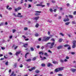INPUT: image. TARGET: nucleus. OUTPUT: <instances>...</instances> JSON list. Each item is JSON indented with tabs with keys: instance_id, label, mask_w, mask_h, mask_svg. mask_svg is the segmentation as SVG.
<instances>
[{
	"instance_id": "72a5a7b5",
	"label": "nucleus",
	"mask_w": 76,
	"mask_h": 76,
	"mask_svg": "<svg viewBox=\"0 0 76 76\" xmlns=\"http://www.w3.org/2000/svg\"><path fill=\"white\" fill-rule=\"evenodd\" d=\"M47 22H49V23H51V22H52V21L48 20Z\"/></svg>"
},
{
	"instance_id": "0eeeda50",
	"label": "nucleus",
	"mask_w": 76,
	"mask_h": 76,
	"mask_svg": "<svg viewBox=\"0 0 76 76\" xmlns=\"http://www.w3.org/2000/svg\"><path fill=\"white\" fill-rule=\"evenodd\" d=\"M39 18V17L38 16V17H37L34 18H33V19L34 20H38Z\"/></svg>"
},
{
	"instance_id": "8fccbe9b",
	"label": "nucleus",
	"mask_w": 76,
	"mask_h": 76,
	"mask_svg": "<svg viewBox=\"0 0 76 76\" xmlns=\"http://www.w3.org/2000/svg\"><path fill=\"white\" fill-rule=\"evenodd\" d=\"M12 8L11 7H9L8 9V10H12Z\"/></svg>"
},
{
	"instance_id": "b1692460",
	"label": "nucleus",
	"mask_w": 76,
	"mask_h": 76,
	"mask_svg": "<svg viewBox=\"0 0 76 76\" xmlns=\"http://www.w3.org/2000/svg\"><path fill=\"white\" fill-rule=\"evenodd\" d=\"M35 73H38L39 72V70H36L35 71Z\"/></svg>"
},
{
	"instance_id": "37998d69",
	"label": "nucleus",
	"mask_w": 76,
	"mask_h": 76,
	"mask_svg": "<svg viewBox=\"0 0 76 76\" xmlns=\"http://www.w3.org/2000/svg\"><path fill=\"white\" fill-rule=\"evenodd\" d=\"M58 76H63V74H58Z\"/></svg>"
},
{
	"instance_id": "603ef678",
	"label": "nucleus",
	"mask_w": 76,
	"mask_h": 76,
	"mask_svg": "<svg viewBox=\"0 0 76 76\" xmlns=\"http://www.w3.org/2000/svg\"><path fill=\"white\" fill-rule=\"evenodd\" d=\"M29 7H31V4H28V8H29Z\"/></svg>"
},
{
	"instance_id": "ddd939ff",
	"label": "nucleus",
	"mask_w": 76,
	"mask_h": 76,
	"mask_svg": "<svg viewBox=\"0 0 76 76\" xmlns=\"http://www.w3.org/2000/svg\"><path fill=\"white\" fill-rule=\"evenodd\" d=\"M44 55L45 56H46V57H48V56H49L47 54V53H45Z\"/></svg>"
},
{
	"instance_id": "4468645a",
	"label": "nucleus",
	"mask_w": 76,
	"mask_h": 76,
	"mask_svg": "<svg viewBox=\"0 0 76 76\" xmlns=\"http://www.w3.org/2000/svg\"><path fill=\"white\" fill-rule=\"evenodd\" d=\"M62 41H63V39H62V38L58 40L59 42H62Z\"/></svg>"
},
{
	"instance_id": "7c9ffc66",
	"label": "nucleus",
	"mask_w": 76,
	"mask_h": 76,
	"mask_svg": "<svg viewBox=\"0 0 76 76\" xmlns=\"http://www.w3.org/2000/svg\"><path fill=\"white\" fill-rule=\"evenodd\" d=\"M39 35L38 33H35V37H38Z\"/></svg>"
},
{
	"instance_id": "f03ea898",
	"label": "nucleus",
	"mask_w": 76,
	"mask_h": 76,
	"mask_svg": "<svg viewBox=\"0 0 76 76\" xmlns=\"http://www.w3.org/2000/svg\"><path fill=\"white\" fill-rule=\"evenodd\" d=\"M64 68V67L58 68L55 69V72H60V71H62Z\"/></svg>"
},
{
	"instance_id": "39448f33",
	"label": "nucleus",
	"mask_w": 76,
	"mask_h": 76,
	"mask_svg": "<svg viewBox=\"0 0 76 76\" xmlns=\"http://www.w3.org/2000/svg\"><path fill=\"white\" fill-rule=\"evenodd\" d=\"M20 53H21V51L17 52L15 53V55L16 56H18V55L20 54Z\"/></svg>"
},
{
	"instance_id": "5701e85b",
	"label": "nucleus",
	"mask_w": 76,
	"mask_h": 76,
	"mask_svg": "<svg viewBox=\"0 0 76 76\" xmlns=\"http://www.w3.org/2000/svg\"><path fill=\"white\" fill-rule=\"evenodd\" d=\"M26 61L27 62L31 61V58L28 59L26 60Z\"/></svg>"
},
{
	"instance_id": "bf43d9fd",
	"label": "nucleus",
	"mask_w": 76,
	"mask_h": 76,
	"mask_svg": "<svg viewBox=\"0 0 76 76\" xmlns=\"http://www.w3.org/2000/svg\"><path fill=\"white\" fill-rule=\"evenodd\" d=\"M66 58L67 59H69V57L68 56H66Z\"/></svg>"
},
{
	"instance_id": "f3484780",
	"label": "nucleus",
	"mask_w": 76,
	"mask_h": 76,
	"mask_svg": "<svg viewBox=\"0 0 76 76\" xmlns=\"http://www.w3.org/2000/svg\"><path fill=\"white\" fill-rule=\"evenodd\" d=\"M29 54V53L28 52L25 55V57L26 58H27V57H26L27 56V55H28V54Z\"/></svg>"
},
{
	"instance_id": "4be33fe9",
	"label": "nucleus",
	"mask_w": 76,
	"mask_h": 76,
	"mask_svg": "<svg viewBox=\"0 0 76 76\" xmlns=\"http://www.w3.org/2000/svg\"><path fill=\"white\" fill-rule=\"evenodd\" d=\"M41 65L42 67H45V64H42Z\"/></svg>"
},
{
	"instance_id": "5fc2aeb1",
	"label": "nucleus",
	"mask_w": 76,
	"mask_h": 76,
	"mask_svg": "<svg viewBox=\"0 0 76 76\" xmlns=\"http://www.w3.org/2000/svg\"><path fill=\"white\" fill-rule=\"evenodd\" d=\"M73 15H76V11H75L74 12Z\"/></svg>"
},
{
	"instance_id": "412c9836",
	"label": "nucleus",
	"mask_w": 76,
	"mask_h": 76,
	"mask_svg": "<svg viewBox=\"0 0 76 76\" xmlns=\"http://www.w3.org/2000/svg\"><path fill=\"white\" fill-rule=\"evenodd\" d=\"M76 47V45H73V46L72 47V48H75Z\"/></svg>"
},
{
	"instance_id": "6e6552de",
	"label": "nucleus",
	"mask_w": 76,
	"mask_h": 76,
	"mask_svg": "<svg viewBox=\"0 0 76 76\" xmlns=\"http://www.w3.org/2000/svg\"><path fill=\"white\" fill-rule=\"evenodd\" d=\"M47 66L48 67H50V66H52L53 65L50 63H48L47 64Z\"/></svg>"
},
{
	"instance_id": "c9c22d12",
	"label": "nucleus",
	"mask_w": 76,
	"mask_h": 76,
	"mask_svg": "<svg viewBox=\"0 0 76 76\" xmlns=\"http://www.w3.org/2000/svg\"><path fill=\"white\" fill-rule=\"evenodd\" d=\"M35 15H36V16H39V15H40V14L36 13L35 14Z\"/></svg>"
},
{
	"instance_id": "3c124183",
	"label": "nucleus",
	"mask_w": 76,
	"mask_h": 76,
	"mask_svg": "<svg viewBox=\"0 0 76 76\" xmlns=\"http://www.w3.org/2000/svg\"><path fill=\"white\" fill-rule=\"evenodd\" d=\"M39 41H41V38H40L38 39Z\"/></svg>"
},
{
	"instance_id": "c756f323",
	"label": "nucleus",
	"mask_w": 76,
	"mask_h": 76,
	"mask_svg": "<svg viewBox=\"0 0 76 76\" xmlns=\"http://www.w3.org/2000/svg\"><path fill=\"white\" fill-rule=\"evenodd\" d=\"M69 23H70V22H68L65 23V25H68Z\"/></svg>"
},
{
	"instance_id": "f8f14e48",
	"label": "nucleus",
	"mask_w": 76,
	"mask_h": 76,
	"mask_svg": "<svg viewBox=\"0 0 76 76\" xmlns=\"http://www.w3.org/2000/svg\"><path fill=\"white\" fill-rule=\"evenodd\" d=\"M51 42H48L46 45H45V47H48V44H51Z\"/></svg>"
},
{
	"instance_id": "09e8293b",
	"label": "nucleus",
	"mask_w": 76,
	"mask_h": 76,
	"mask_svg": "<svg viewBox=\"0 0 76 76\" xmlns=\"http://www.w3.org/2000/svg\"><path fill=\"white\" fill-rule=\"evenodd\" d=\"M36 13H41V11H36Z\"/></svg>"
},
{
	"instance_id": "49530a36",
	"label": "nucleus",
	"mask_w": 76,
	"mask_h": 76,
	"mask_svg": "<svg viewBox=\"0 0 76 76\" xmlns=\"http://www.w3.org/2000/svg\"><path fill=\"white\" fill-rule=\"evenodd\" d=\"M60 61L61 62V63H63V62H64V60L62 59H61L60 60Z\"/></svg>"
},
{
	"instance_id": "20e7f679",
	"label": "nucleus",
	"mask_w": 76,
	"mask_h": 76,
	"mask_svg": "<svg viewBox=\"0 0 76 76\" xmlns=\"http://www.w3.org/2000/svg\"><path fill=\"white\" fill-rule=\"evenodd\" d=\"M21 15V13H18V15H17V17H18L19 18H23V16L22 15Z\"/></svg>"
},
{
	"instance_id": "f704fd0d",
	"label": "nucleus",
	"mask_w": 76,
	"mask_h": 76,
	"mask_svg": "<svg viewBox=\"0 0 76 76\" xmlns=\"http://www.w3.org/2000/svg\"><path fill=\"white\" fill-rule=\"evenodd\" d=\"M49 10L50 12H53V10L52 9H49Z\"/></svg>"
},
{
	"instance_id": "6ab92c4d",
	"label": "nucleus",
	"mask_w": 76,
	"mask_h": 76,
	"mask_svg": "<svg viewBox=\"0 0 76 76\" xmlns=\"http://www.w3.org/2000/svg\"><path fill=\"white\" fill-rule=\"evenodd\" d=\"M59 34L60 35H61L62 37H64V34L62 33H59Z\"/></svg>"
},
{
	"instance_id": "680f3d73",
	"label": "nucleus",
	"mask_w": 76,
	"mask_h": 76,
	"mask_svg": "<svg viewBox=\"0 0 76 76\" xmlns=\"http://www.w3.org/2000/svg\"><path fill=\"white\" fill-rule=\"evenodd\" d=\"M48 52L50 53H52V52L51 51V50H48Z\"/></svg>"
},
{
	"instance_id": "0e129e2a",
	"label": "nucleus",
	"mask_w": 76,
	"mask_h": 76,
	"mask_svg": "<svg viewBox=\"0 0 76 76\" xmlns=\"http://www.w3.org/2000/svg\"><path fill=\"white\" fill-rule=\"evenodd\" d=\"M61 18V16H59L58 18V19H60Z\"/></svg>"
},
{
	"instance_id": "473e14b6",
	"label": "nucleus",
	"mask_w": 76,
	"mask_h": 76,
	"mask_svg": "<svg viewBox=\"0 0 76 76\" xmlns=\"http://www.w3.org/2000/svg\"><path fill=\"white\" fill-rule=\"evenodd\" d=\"M39 26V24H37L35 26V27H36V28H38V27Z\"/></svg>"
},
{
	"instance_id": "79ce46f5",
	"label": "nucleus",
	"mask_w": 76,
	"mask_h": 76,
	"mask_svg": "<svg viewBox=\"0 0 76 76\" xmlns=\"http://www.w3.org/2000/svg\"><path fill=\"white\" fill-rule=\"evenodd\" d=\"M14 66H15V67H16L17 66V63H15L14 64Z\"/></svg>"
},
{
	"instance_id": "a19ab883",
	"label": "nucleus",
	"mask_w": 76,
	"mask_h": 76,
	"mask_svg": "<svg viewBox=\"0 0 76 76\" xmlns=\"http://www.w3.org/2000/svg\"><path fill=\"white\" fill-rule=\"evenodd\" d=\"M24 30H25V31H27V30H28V28L26 27L25 28H24Z\"/></svg>"
},
{
	"instance_id": "774afa93",
	"label": "nucleus",
	"mask_w": 76,
	"mask_h": 76,
	"mask_svg": "<svg viewBox=\"0 0 76 76\" xmlns=\"http://www.w3.org/2000/svg\"><path fill=\"white\" fill-rule=\"evenodd\" d=\"M39 47H39V45H38L37 46V48H39Z\"/></svg>"
},
{
	"instance_id": "9b49d317",
	"label": "nucleus",
	"mask_w": 76,
	"mask_h": 76,
	"mask_svg": "<svg viewBox=\"0 0 76 76\" xmlns=\"http://www.w3.org/2000/svg\"><path fill=\"white\" fill-rule=\"evenodd\" d=\"M69 18H71V19L73 18V16L72 15H69Z\"/></svg>"
},
{
	"instance_id": "de8ad7c7",
	"label": "nucleus",
	"mask_w": 76,
	"mask_h": 76,
	"mask_svg": "<svg viewBox=\"0 0 76 76\" xmlns=\"http://www.w3.org/2000/svg\"><path fill=\"white\" fill-rule=\"evenodd\" d=\"M52 3H55L56 1H54V0H52Z\"/></svg>"
},
{
	"instance_id": "69168bd1",
	"label": "nucleus",
	"mask_w": 76,
	"mask_h": 76,
	"mask_svg": "<svg viewBox=\"0 0 76 76\" xmlns=\"http://www.w3.org/2000/svg\"><path fill=\"white\" fill-rule=\"evenodd\" d=\"M5 24L6 25H8V23H7V22H6L5 23Z\"/></svg>"
},
{
	"instance_id": "e2e57ef3",
	"label": "nucleus",
	"mask_w": 76,
	"mask_h": 76,
	"mask_svg": "<svg viewBox=\"0 0 76 76\" xmlns=\"http://www.w3.org/2000/svg\"><path fill=\"white\" fill-rule=\"evenodd\" d=\"M51 40H52V41H54H54H55V40H54V39L53 38Z\"/></svg>"
},
{
	"instance_id": "4c0bfd02",
	"label": "nucleus",
	"mask_w": 76,
	"mask_h": 76,
	"mask_svg": "<svg viewBox=\"0 0 76 76\" xmlns=\"http://www.w3.org/2000/svg\"><path fill=\"white\" fill-rule=\"evenodd\" d=\"M8 61H7L5 64V65L7 66L8 65Z\"/></svg>"
},
{
	"instance_id": "052dcab7",
	"label": "nucleus",
	"mask_w": 76,
	"mask_h": 76,
	"mask_svg": "<svg viewBox=\"0 0 76 76\" xmlns=\"http://www.w3.org/2000/svg\"><path fill=\"white\" fill-rule=\"evenodd\" d=\"M75 54V52H72L71 53V54H72V55H74Z\"/></svg>"
},
{
	"instance_id": "aec40b11",
	"label": "nucleus",
	"mask_w": 76,
	"mask_h": 76,
	"mask_svg": "<svg viewBox=\"0 0 76 76\" xmlns=\"http://www.w3.org/2000/svg\"><path fill=\"white\" fill-rule=\"evenodd\" d=\"M53 64H58V63L57 62L54 61H53Z\"/></svg>"
},
{
	"instance_id": "338daca9",
	"label": "nucleus",
	"mask_w": 76,
	"mask_h": 76,
	"mask_svg": "<svg viewBox=\"0 0 76 76\" xmlns=\"http://www.w3.org/2000/svg\"><path fill=\"white\" fill-rule=\"evenodd\" d=\"M47 4L48 6H49L50 5V3H47Z\"/></svg>"
},
{
	"instance_id": "bb28decb",
	"label": "nucleus",
	"mask_w": 76,
	"mask_h": 76,
	"mask_svg": "<svg viewBox=\"0 0 76 76\" xmlns=\"http://www.w3.org/2000/svg\"><path fill=\"white\" fill-rule=\"evenodd\" d=\"M31 51H34V49L33 48L31 47Z\"/></svg>"
},
{
	"instance_id": "f257e3e1",
	"label": "nucleus",
	"mask_w": 76,
	"mask_h": 76,
	"mask_svg": "<svg viewBox=\"0 0 76 76\" xmlns=\"http://www.w3.org/2000/svg\"><path fill=\"white\" fill-rule=\"evenodd\" d=\"M50 37H47V36H44L43 37V39H42V41H44L46 42L47 41H48L49 39H50Z\"/></svg>"
},
{
	"instance_id": "1a4fd4ad",
	"label": "nucleus",
	"mask_w": 76,
	"mask_h": 76,
	"mask_svg": "<svg viewBox=\"0 0 76 76\" xmlns=\"http://www.w3.org/2000/svg\"><path fill=\"white\" fill-rule=\"evenodd\" d=\"M70 70L71 71V72H75L76 71V69L71 68L70 69Z\"/></svg>"
},
{
	"instance_id": "cd10ccee",
	"label": "nucleus",
	"mask_w": 76,
	"mask_h": 76,
	"mask_svg": "<svg viewBox=\"0 0 76 76\" xmlns=\"http://www.w3.org/2000/svg\"><path fill=\"white\" fill-rule=\"evenodd\" d=\"M76 40H74L73 41V45H76Z\"/></svg>"
},
{
	"instance_id": "c85d7f7f",
	"label": "nucleus",
	"mask_w": 76,
	"mask_h": 76,
	"mask_svg": "<svg viewBox=\"0 0 76 76\" xmlns=\"http://www.w3.org/2000/svg\"><path fill=\"white\" fill-rule=\"evenodd\" d=\"M45 59H46V58L45 57H44L43 58L41 59V60H45Z\"/></svg>"
},
{
	"instance_id": "4d7b16f0",
	"label": "nucleus",
	"mask_w": 76,
	"mask_h": 76,
	"mask_svg": "<svg viewBox=\"0 0 76 76\" xmlns=\"http://www.w3.org/2000/svg\"><path fill=\"white\" fill-rule=\"evenodd\" d=\"M15 12H17L18 10V8L15 9Z\"/></svg>"
},
{
	"instance_id": "864d4df0",
	"label": "nucleus",
	"mask_w": 76,
	"mask_h": 76,
	"mask_svg": "<svg viewBox=\"0 0 76 76\" xmlns=\"http://www.w3.org/2000/svg\"><path fill=\"white\" fill-rule=\"evenodd\" d=\"M41 6L42 7H45V6L44 5H42V6Z\"/></svg>"
},
{
	"instance_id": "58836bf2",
	"label": "nucleus",
	"mask_w": 76,
	"mask_h": 76,
	"mask_svg": "<svg viewBox=\"0 0 76 76\" xmlns=\"http://www.w3.org/2000/svg\"><path fill=\"white\" fill-rule=\"evenodd\" d=\"M9 54H10V56H12L13 54L11 52H9L8 53Z\"/></svg>"
},
{
	"instance_id": "423d86ee",
	"label": "nucleus",
	"mask_w": 76,
	"mask_h": 76,
	"mask_svg": "<svg viewBox=\"0 0 76 76\" xmlns=\"http://www.w3.org/2000/svg\"><path fill=\"white\" fill-rule=\"evenodd\" d=\"M43 3V2H41L40 3V4H37L36 5L37 6H41L42 4Z\"/></svg>"
},
{
	"instance_id": "2f4dec72",
	"label": "nucleus",
	"mask_w": 76,
	"mask_h": 76,
	"mask_svg": "<svg viewBox=\"0 0 76 76\" xmlns=\"http://www.w3.org/2000/svg\"><path fill=\"white\" fill-rule=\"evenodd\" d=\"M39 54H41L42 55H43L44 54V53L41 52H39Z\"/></svg>"
},
{
	"instance_id": "c03bdc74",
	"label": "nucleus",
	"mask_w": 76,
	"mask_h": 76,
	"mask_svg": "<svg viewBox=\"0 0 76 76\" xmlns=\"http://www.w3.org/2000/svg\"><path fill=\"white\" fill-rule=\"evenodd\" d=\"M31 69H32V70H35V67L31 68Z\"/></svg>"
},
{
	"instance_id": "393cba45",
	"label": "nucleus",
	"mask_w": 76,
	"mask_h": 76,
	"mask_svg": "<svg viewBox=\"0 0 76 76\" xmlns=\"http://www.w3.org/2000/svg\"><path fill=\"white\" fill-rule=\"evenodd\" d=\"M24 47H25L26 48L27 47H28V44H24Z\"/></svg>"
},
{
	"instance_id": "dca6fc26",
	"label": "nucleus",
	"mask_w": 76,
	"mask_h": 76,
	"mask_svg": "<svg viewBox=\"0 0 76 76\" xmlns=\"http://www.w3.org/2000/svg\"><path fill=\"white\" fill-rule=\"evenodd\" d=\"M64 47H69V45L66 44L64 45Z\"/></svg>"
},
{
	"instance_id": "ea45409f",
	"label": "nucleus",
	"mask_w": 76,
	"mask_h": 76,
	"mask_svg": "<svg viewBox=\"0 0 76 76\" xmlns=\"http://www.w3.org/2000/svg\"><path fill=\"white\" fill-rule=\"evenodd\" d=\"M68 50H70V49H71V48H70V45H69V46H68Z\"/></svg>"
},
{
	"instance_id": "6e6d98bb",
	"label": "nucleus",
	"mask_w": 76,
	"mask_h": 76,
	"mask_svg": "<svg viewBox=\"0 0 76 76\" xmlns=\"http://www.w3.org/2000/svg\"><path fill=\"white\" fill-rule=\"evenodd\" d=\"M64 61L65 62H67V61H68V60H67V59H65L64 60Z\"/></svg>"
},
{
	"instance_id": "2eb2a0df",
	"label": "nucleus",
	"mask_w": 76,
	"mask_h": 76,
	"mask_svg": "<svg viewBox=\"0 0 76 76\" xmlns=\"http://www.w3.org/2000/svg\"><path fill=\"white\" fill-rule=\"evenodd\" d=\"M61 48H62V46H58L57 48V49H58V50H60V49Z\"/></svg>"
},
{
	"instance_id": "13d9d810",
	"label": "nucleus",
	"mask_w": 76,
	"mask_h": 76,
	"mask_svg": "<svg viewBox=\"0 0 76 76\" xmlns=\"http://www.w3.org/2000/svg\"><path fill=\"white\" fill-rule=\"evenodd\" d=\"M18 46H16L15 47L14 49H15V50H16V49H17V48H18Z\"/></svg>"
},
{
	"instance_id": "a878e982",
	"label": "nucleus",
	"mask_w": 76,
	"mask_h": 76,
	"mask_svg": "<svg viewBox=\"0 0 76 76\" xmlns=\"http://www.w3.org/2000/svg\"><path fill=\"white\" fill-rule=\"evenodd\" d=\"M17 9L18 10H21V7H18V8H17Z\"/></svg>"
},
{
	"instance_id": "7ed1b4c3",
	"label": "nucleus",
	"mask_w": 76,
	"mask_h": 76,
	"mask_svg": "<svg viewBox=\"0 0 76 76\" xmlns=\"http://www.w3.org/2000/svg\"><path fill=\"white\" fill-rule=\"evenodd\" d=\"M51 44H51V45L49 46V48L51 49V48H53V45H54V42H53L52 43L51 42Z\"/></svg>"
},
{
	"instance_id": "a211bd4d",
	"label": "nucleus",
	"mask_w": 76,
	"mask_h": 76,
	"mask_svg": "<svg viewBox=\"0 0 76 76\" xmlns=\"http://www.w3.org/2000/svg\"><path fill=\"white\" fill-rule=\"evenodd\" d=\"M64 22H66V21H69V18H67L66 19L64 20Z\"/></svg>"
},
{
	"instance_id": "9d476101",
	"label": "nucleus",
	"mask_w": 76,
	"mask_h": 76,
	"mask_svg": "<svg viewBox=\"0 0 76 76\" xmlns=\"http://www.w3.org/2000/svg\"><path fill=\"white\" fill-rule=\"evenodd\" d=\"M14 72H12V73L11 74V75H10V76H16V74H14Z\"/></svg>"
},
{
	"instance_id": "a18cd8bd",
	"label": "nucleus",
	"mask_w": 76,
	"mask_h": 76,
	"mask_svg": "<svg viewBox=\"0 0 76 76\" xmlns=\"http://www.w3.org/2000/svg\"><path fill=\"white\" fill-rule=\"evenodd\" d=\"M16 31L15 29H13L12 30L13 33H15V32Z\"/></svg>"
},
{
	"instance_id": "e433bc0d",
	"label": "nucleus",
	"mask_w": 76,
	"mask_h": 76,
	"mask_svg": "<svg viewBox=\"0 0 76 76\" xmlns=\"http://www.w3.org/2000/svg\"><path fill=\"white\" fill-rule=\"evenodd\" d=\"M36 60V57H35L33 58L32 59V60L33 61H34L35 60Z\"/></svg>"
}]
</instances>
